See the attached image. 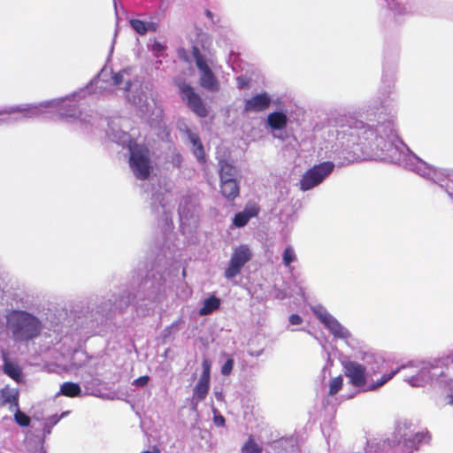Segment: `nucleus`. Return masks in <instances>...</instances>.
Here are the masks:
<instances>
[{"instance_id": "nucleus-2", "label": "nucleus", "mask_w": 453, "mask_h": 453, "mask_svg": "<svg viewBox=\"0 0 453 453\" xmlns=\"http://www.w3.org/2000/svg\"><path fill=\"white\" fill-rule=\"evenodd\" d=\"M399 369L384 373L377 380L372 379V374H367L366 368L362 364L355 361L343 363L344 375L349 379V384L355 388H361L363 391H374L389 381Z\"/></svg>"}, {"instance_id": "nucleus-21", "label": "nucleus", "mask_w": 453, "mask_h": 453, "mask_svg": "<svg viewBox=\"0 0 453 453\" xmlns=\"http://www.w3.org/2000/svg\"><path fill=\"white\" fill-rule=\"evenodd\" d=\"M190 142L193 144V153L196 157V158L204 163L205 162V151L203 145L200 140V137L197 134H191L189 135Z\"/></svg>"}, {"instance_id": "nucleus-25", "label": "nucleus", "mask_w": 453, "mask_h": 453, "mask_svg": "<svg viewBox=\"0 0 453 453\" xmlns=\"http://www.w3.org/2000/svg\"><path fill=\"white\" fill-rule=\"evenodd\" d=\"M242 453H262V448L250 436L242 448Z\"/></svg>"}, {"instance_id": "nucleus-18", "label": "nucleus", "mask_w": 453, "mask_h": 453, "mask_svg": "<svg viewBox=\"0 0 453 453\" xmlns=\"http://www.w3.org/2000/svg\"><path fill=\"white\" fill-rule=\"evenodd\" d=\"M267 123L271 128L280 130L287 126L288 118L283 112L274 111L267 116Z\"/></svg>"}, {"instance_id": "nucleus-8", "label": "nucleus", "mask_w": 453, "mask_h": 453, "mask_svg": "<svg viewBox=\"0 0 453 453\" xmlns=\"http://www.w3.org/2000/svg\"><path fill=\"white\" fill-rule=\"evenodd\" d=\"M250 250L243 245L234 249L228 265L224 272V276L227 279H233L241 273L242 267L251 259Z\"/></svg>"}, {"instance_id": "nucleus-15", "label": "nucleus", "mask_w": 453, "mask_h": 453, "mask_svg": "<svg viewBox=\"0 0 453 453\" xmlns=\"http://www.w3.org/2000/svg\"><path fill=\"white\" fill-rule=\"evenodd\" d=\"M1 405H9V410L18 409L19 407V390L5 387L2 388L1 392Z\"/></svg>"}, {"instance_id": "nucleus-5", "label": "nucleus", "mask_w": 453, "mask_h": 453, "mask_svg": "<svg viewBox=\"0 0 453 453\" xmlns=\"http://www.w3.org/2000/svg\"><path fill=\"white\" fill-rule=\"evenodd\" d=\"M334 169V164L331 161H325L313 165L303 174L299 181V188L302 191H307L319 186L332 173Z\"/></svg>"}, {"instance_id": "nucleus-24", "label": "nucleus", "mask_w": 453, "mask_h": 453, "mask_svg": "<svg viewBox=\"0 0 453 453\" xmlns=\"http://www.w3.org/2000/svg\"><path fill=\"white\" fill-rule=\"evenodd\" d=\"M219 177L223 179H233L235 176V167L226 160H219Z\"/></svg>"}, {"instance_id": "nucleus-19", "label": "nucleus", "mask_w": 453, "mask_h": 453, "mask_svg": "<svg viewBox=\"0 0 453 453\" xmlns=\"http://www.w3.org/2000/svg\"><path fill=\"white\" fill-rule=\"evenodd\" d=\"M209 389H210V382L200 380H198V382L196 383V385L194 388L193 397H192V402H193V403H195L196 406L199 402L203 401L206 398Z\"/></svg>"}, {"instance_id": "nucleus-33", "label": "nucleus", "mask_w": 453, "mask_h": 453, "mask_svg": "<svg viewBox=\"0 0 453 453\" xmlns=\"http://www.w3.org/2000/svg\"><path fill=\"white\" fill-rule=\"evenodd\" d=\"M213 420H214V424L217 426H223L226 422V419L222 415H215Z\"/></svg>"}, {"instance_id": "nucleus-16", "label": "nucleus", "mask_w": 453, "mask_h": 453, "mask_svg": "<svg viewBox=\"0 0 453 453\" xmlns=\"http://www.w3.org/2000/svg\"><path fill=\"white\" fill-rule=\"evenodd\" d=\"M431 367L424 365L417 374L411 376L406 380L412 387H422L432 380Z\"/></svg>"}, {"instance_id": "nucleus-28", "label": "nucleus", "mask_w": 453, "mask_h": 453, "mask_svg": "<svg viewBox=\"0 0 453 453\" xmlns=\"http://www.w3.org/2000/svg\"><path fill=\"white\" fill-rule=\"evenodd\" d=\"M14 419L20 426H28L30 424V418L24 412L20 411L19 408L14 409Z\"/></svg>"}, {"instance_id": "nucleus-26", "label": "nucleus", "mask_w": 453, "mask_h": 453, "mask_svg": "<svg viewBox=\"0 0 453 453\" xmlns=\"http://www.w3.org/2000/svg\"><path fill=\"white\" fill-rule=\"evenodd\" d=\"M343 386V379L341 375L333 378L329 383V395H336Z\"/></svg>"}, {"instance_id": "nucleus-37", "label": "nucleus", "mask_w": 453, "mask_h": 453, "mask_svg": "<svg viewBox=\"0 0 453 453\" xmlns=\"http://www.w3.org/2000/svg\"><path fill=\"white\" fill-rule=\"evenodd\" d=\"M142 453H161V451H160V449L157 447L154 446L152 448V450H146V451H143Z\"/></svg>"}, {"instance_id": "nucleus-9", "label": "nucleus", "mask_w": 453, "mask_h": 453, "mask_svg": "<svg viewBox=\"0 0 453 453\" xmlns=\"http://www.w3.org/2000/svg\"><path fill=\"white\" fill-rule=\"evenodd\" d=\"M349 122L351 124L349 125V134L357 137L360 143H365L377 136L375 130L365 125L362 121L351 119Z\"/></svg>"}, {"instance_id": "nucleus-3", "label": "nucleus", "mask_w": 453, "mask_h": 453, "mask_svg": "<svg viewBox=\"0 0 453 453\" xmlns=\"http://www.w3.org/2000/svg\"><path fill=\"white\" fill-rule=\"evenodd\" d=\"M395 439L383 441V448L388 446L400 448L401 453H412L421 445L428 444L432 439L430 433L426 431L413 433L411 424H400L394 434Z\"/></svg>"}, {"instance_id": "nucleus-39", "label": "nucleus", "mask_w": 453, "mask_h": 453, "mask_svg": "<svg viewBox=\"0 0 453 453\" xmlns=\"http://www.w3.org/2000/svg\"><path fill=\"white\" fill-rule=\"evenodd\" d=\"M173 328L178 329V323L177 322L173 323L167 329L171 330V329H173Z\"/></svg>"}, {"instance_id": "nucleus-36", "label": "nucleus", "mask_w": 453, "mask_h": 453, "mask_svg": "<svg viewBox=\"0 0 453 453\" xmlns=\"http://www.w3.org/2000/svg\"><path fill=\"white\" fill-rule=\"evenodd\" d=\"M204 12L206 17L211 20V23L215 24L216 22L213 20V13L208 9H206Z\"/></svg>"}, {"instance_id": "nucleus-7", "label": "nucleus", "mask_w": 453, "mask_h": 453, "mask_svg": "<svg viewBox=\"0 0 453 453\" xmlns=\"http://www.w3.org/2000/svg\"><path fill=\"white\" fill-rule=\"evenodd\" d=\"M180 95L186 105L198 117L205 118L208 115L201 96L195 91L194 88L185 81H176Z\"/></svg>"}, {"instance_id": "nucleus-22", "label": "nucleus", "mask_w": 453, "mask_h": 453, "mask_svg": "<svg viewBox=\"0 0 453 453\" xmlns=\"http://www.w3.org/2000/svg\"><path fill=\"white\" fill-rule=\"evenodd\" d=\"M219 306V298L216 297L215 296H211L204 300L203 306L199 310V315H208L213 312L214 311L218 310Z\"/></svg>"}, {"instance_id": "nucleus-27", "label": "nucleus", "mask_w": 453, "mask_h": 453, "mask_svg": "<svg viewBox=\"0 0 453 453\" xmlns=\"http://www.w3.org/2000/svg\"><path fill=\"white\" fill-rule=\"evenodd\" d=\"M283 264L286 267H289L291 263L296 260V255L292 247H287L282 255Z\"/></svg>"}, {"instance_id": "nucleus-13", "label": "nucleus", "mask_w": 453, "mask_h": 453, "mask_svg": "<svg viewBox=\"0 0 453 453\" xmlns=\"http://www.w3.org/2000/svg\"><path fill=\"white\" fill-rule=\"evenodd\" d=\"M220 191L222 196L227 200H234L240 194V188L236 179L220 180Z\"/></svg>"}, {"instance_id": "nucleus-1", "label": "nucleus", "mask_w": 453, "mask_h": 453, "mask_svg": "<svg viewBox=\"0 0 453 453\" xmlns=\"http://www.w3.org/2000/svg\"><path fill=\"white\" fill-rule=\"evenodd\" d=\"M6 326L14 340L27 342L41 334L42 325L38 318L25 311H12L6 316Z\"/></svg>"}, {"instance_id": "nucleus-35", "label": "nucleus", "mask_w": 453, "mask_h": 453, "mask_svg": "<svg viewBox=\"0 0 453 453\" xmlns=\"http://www.w3.org/2000/svg\"><path fill=\"white\" fill-rule=\"evenodd\" d=\"M123 80V75L120 73H117L112 76L114 85H120Z\"/></svg>"}, {"instance_id": "nucleus-38", "label": "nucleus", "mask_w": 453, "mask_h": 453, "mask_svg": "<svg viewBox=\"0 0 453 453\" xmlns=\"http://www.w3.org/2000/svg\"><path fill=\"white\" fill-rule=\"evenodd\" d=\"M215 396L218 401H222L224 398L223 394L221 392L215 393Z\"/></svg>"}, {"instance_id": "nucleus-40", "label": "nucleus", "mask_w": 453, "mask_h": 453, "mask_svg": "<svg viewBox=\"0 0 453 453\" xmlns=\"http://www.w3.org/2000/svg\"><path fill=\"white\" fill-rule=\"evenodd\" d=\"M50 419L52 420V421H51V423H52L53 425H56V424L58 422L59 418L52 417Z\"/></svg>"}, {"instance_id": "nucleus-32", "label": "nucleus", "mask_w": 453, "mask_h": 453, "mask_svg": "<svg viewBox=\"0 0 453 453\" xmlns=\"http://www.w3.org/2000/svg\"><path fill=\"white\" fill-rule=\"evenodd\" d=\"M288 321L291 325H301L303 319L298 314H291L288 318Z\"/></svg>"}, {"instance_id": "nucleus-11", "label": "nucleus", "mask_w": 453, "mask_h": 453, "mask_svg": "<svg viewBox=\"0 0 453 453\" xmlns=\"http://www.w3.org/2000/svg\"><path fill=\"white\" fill-rule=\"evenodd\" d=\"M259 207L256 203H248L242 211L235 214L233 224L236 227H242L248 224L251 218L257 217Z\"/></svg>"}, {"instance_id": "nucleus-31", "label": "nucleus", "mask_w": 453, "mask_h": 453, "mask_svg": "<svg viewBox=\"0 0 453 453\" xmlns=\"http://www.w3.org/2000/svg\"><path fill=\"white\" fill-rule=\"evenodd\" d=\"M149 380H150V378L147 375L141 376V377L137 378L136 380H134V384L137 387H144L148 384Z\"/></svg>"}, {"instance_id": "nucleus-29", "label": "nucleus", "mask_w": 453, "mask_h": 453, "mask_svg": "<svg viewBox=\"0 0 453 453\" xmlns=\"http://www.w3.org/2000/svg\"><path fill=\"white\" fill-rule=\"evenodd\" d=\"M203 372L200 377V380L210 382L211 380V361L208 359H203Z\"/></svg>"}, {"instance_id": "nucleus-34", "label": "nucleus", "mask_w": 453, "mask_h": 453, "mask_svg": "<svg viewBox=\"0 0 453 453\" xmlns=\"http://www.w3.org/2000/svg\"><path fill=\"white\" fill-rule=\"evenodd\" d=\"M237 83H238L239 88H245L249 85V80L245 77H238Z\"/></svg>"}, {"instance_id": "nucleus-4", "label": "nucleus", "mask_w": 453, "mask_h": 453, "mask_svg": "<svg viewBox=\"0 0 453 453\" xmlns=\"http://www.w3.org/2000/svg\"><path fill=\"white\" fill-rule=\"evenodd\" d=\"M129 165L134 176L141 180L149 179L151 173L150 150L147 145L130 141Z\"/></svg>"}, {"instance_id": "nucleus-6", "label": "nucleus", "mask_w": 453, "mask_h": 453, "mask_svg": "<svg viewBox=\"0 0 453 453\" xmlns=\"http://www.w3.org/2000/svg\"><path fill=\"white\" fill-rule=\"evenodd\" d=\"M192 55L200 73V86L209 91H218L219 89V83L208 65L205 58L201 54L200 50L196 46L192 48Z\"/></svg>"}, {"instance_id": "nucleus-20", "label": "nucleus", "mask_w": 453, "mask_h": 453, "mask_svg": "<svg viewBox=\"0 0 453 453\" xmlns=\"http://www.w3.org/2000/svg\"><path fill=\"white\" fill-rule=\"evenodd\" d=\"M131 27L139 35H144L148 31H156V25L152 22H144L138 19L129 20Z\"/></svg>"}, {"instance_id": "nucleus-23", "label": "nucleus", "mask_w": 453, "mask_h": 453, "mask_svg": "<svg viewBox=\"0 0 453 453\" xmlns=\"http://www.w3.org/2000/svg\"><path fill=\"white\" fill-rule=\"evenodd\" d=\"M81 393V388L78 383L65 382L60 387V394L67 397H76Z\"/></svg>"}, {"instance_id": "nucleus-17", "label": "nucleus", "mask_w": 453, "mask_h": 453, "mask_svg": "<svg viewBox=\"0 0 453 453\" xmlns=\"http://www.w3.org/2000/svg\"><path fill=\"white\" fill-rule=\"evenodd\" d=\"M3 359H4V372L8 375L10 378L19 382L21 380V370L19 366L12 362H11L8 358V354L6 351L3 350Z\"/></svg>"}, {"instance_id": "nucleus-14", "label": "nucleus", "mask_w": 453, "mask_h": 453, "mask_svg": "<svg viewBox=\"0 0 453 453\" xmlns=\"http://www.w3.org/2000/svg\"><path fill=\"white\" fill-rule=\"evenodd\" d=\"M435 181L453 198V169L434 173Z\"/></svg>"}, {"instance_id": "nucleus-30", "label": "nucleus", "mask_w": 453, "mask_h": 453, "mask_svg": "<svg viewBox=\"0 0 453 453\" xmlns=\"http://www.w3.org/2000/svg\"><path fill=\"white\" fill-rule=\"evenodd\" d=\"M233 367H234V360L232 358H228L221 368L222 374L229 375L233 370Z\"/></svg>"}, {"instance_id": "nucleus-12", "label": "nucleus", "mask_w": 453, "mask_h": 453, "mask_svg": "<svg viewBox=\"0 0 453 453\" xmlns=\"http://www.w3.org/2000/svg\"><path fill=\"white\" fill-rule=\"evenodd\" d=\"M315 313L319 319L334 335L343 336L344 328L333 316L326 311H316Z\"/></svg>"}, {"instance_id": "nucleus-10", "label": "nucleus", "mask_w": 453, "mask_h": 453, "mask_svg": "<svg viewBox=\"0 0 453 453\" xmlns=\"http://www.w3.org/2000/svg\"><path fill=\"white\" fill-rule=\"evenodd\" d=\"M270 104L271 97L266 93H261L246 100L244 111L247 112H260L265 111Z\"/></svg>"}]
</instances>
